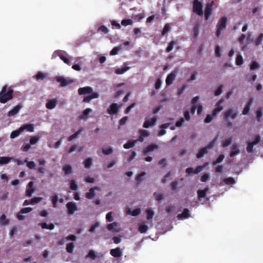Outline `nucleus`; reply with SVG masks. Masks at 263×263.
Instances as JSON below:
<instances>
[{
    "label": "nucleus",
    "mask_w": 263,
    "mask_h": 263,
    "mask_svg": "<svg viewBox=\"0 0 263 263\" xmlns=\"http://www.w3.org/2000/svg\"><path fill=\"white\" fill-rule=\"evenodd\" d=\"M128 213L133 216H136L141 213V210L139 209H136L132 211H129Z\"/></svg>",
    "instance_id": "nucleus-54"
},
{
    "label": "nucleus",
    "mask_w": 263,
    "mask_h": 263,
    "mask_svg": "<svg viewBox=\"0 0 263 263\" xmlns=\"http://www.w3.org/2000/svg\"><path fill=\"white\" fill-rule=\"evenodd\" d=\"M42 229L53 230L54 228V225L53 223L47 224L46 222H43L40 224Z\"/></svg>",
    "instance_id": "nucleus-33"
},
{
    "label": "nucleus",
    "mask_w": 263,
    "mask_h": 263,
    "mask_svg": "<svg viewBox=\"0 0 263 263\" xmlns=\"http://www.w3.org/2000/svg\"><path fill=\"white\" fill-rule=\"evenodd\" d=\"M224 102V99L221 98L220 99L216 104V108L212 111V115L215 117L217 116V115L221 111L223 107L221 105V104Z\"/></svg>",
    "instance_id": "nucleus-8"
},
{
    "label": "nucleus",
    "mask_w": 263,
    "mask_h": 263,
    "mask_svg": "<svg viewBox=\"0 0 263 263\" xmlns=\"http://www.w3.org/2000/svg\"><path fill=\"white\" fill-rule=\"evenodd\" d=\"M58 100L57 99L49 100L46 104V107L48 109H52L57 106Z\"/></svg>",
    "instance_id": "nucleus-15"
},
{
    "label": "nucleus",
    "mask_w": 263,
    "mask_h": 263,
    "mask_svg": "<svg viewBox=\"0 0 263 263\" xmlns=\"http://www.w3.org/2000/svg\"><path fill=\"white\" fill-rule=\"evenodd\" d=\"M11 160V157H0V165L7 164Z\"/></svg>",
    "instance_id": "nucleus-36"
},
{
    "label": "nucleus",
    "mask_w": 263,
    "mask_h": 263,
    "mask_svg": "<svg viewBox=\"0 0 263 263\" xmlns=\"http://www.w3.org/2000/svg\"><path fill=\"white\" fill-rule=\"evenodd\" d=\"M93 92V89L90 86L81 87L78 89V93L80 95L91 94Z\"/></svg>",
    "instance_id": "nucleus-10"
},
{
    "label": "nucleus",
    "mask_w": 263,
    "mask_h": 263,
    "mask_svg": "<svg viewBox=\"0 0 263 263\" xmlns=\"http://www.w3.org/2000/svg\"><path fill=\"white\" fill-rule=\"evenodd\" d=\"M22 132H23V129L20 127L18 129L12 131L10 137L11 139L15 138L18 137Z\"/></svg>",
    "instance_id": "nucleus-27"
},
{
    "label": "nucleus",
    "mask_w": 263,
    "mask_h": 263,
    "mask_svg": "<svg viewBox=\"0 0 263 263\" xmlns=\"http://www.w3.org/2000/svg\"><path fill=\"white\" fill-rule=\"evenodd\" d=\"M99 95L97 92H93L91 93L90 96L84 97L83 101L84 102H89L93 99H96L99 98Z\"/></svg>",
    "instance_id": "nucleus-26"
},
{
    "label": "nucleus",
    "mask_w": 263,
    "mask_h": 263,
    "mask_svg": "<svg viewBox=\"0 0 263 263\" xmlns=\"http://www.w3.org/2000/svg\"><path fill=\"white\" fill-rule=\"evenodd\" d=\"M208 191V188H205L204 190H198L197 191L198 199L200 200L202 198H204L206 196Z\"/></svg>",
    "instance_id": "nucleus-30"
},
{
    "label": "nucleus",
    "mask_w": 263,
    "mask_h": 263,
    "mask_svg": "<svg viewBox=\"0 0 263 263\" xmlns=\"http://www.w3.org/2000/svg\"><path fill=\"white\" fill-rule=\"evenodd\" d=\"M102 256V255L99 254L93 251V250H90L88 252V253L86 255L85 257L86 258H91L92 259H95L96 258H100Z\"/></svg>",
    "instance_id": "nucleus-16"
},
{
    "label": "nucleus",
    "mask_w": 263,
    "mask_h": 263,
    "mask_svg": "<svg viewBox=\"0 0 263 263\" xmlns=\"http://www.w3.org/2000/svg\"><path fill=\"white\" fill-rule=\"evenodd\" d=\"M9 223V220L6 218V216L5 214L2 215L0 217V223L2 225L5 226Z\"/></svg>",
    "instance_id": "nucleus-37"
},
{
    "label": "nucleus",
    "mask_w": 263,
    "mask_h": 263,
    "mask_svg": "<svg viewBox=\"0 0 263 263\" xmlns=\"http://www.w3.org/2000/svg\"><path fill=\"white\" fill-rule=\"evenodd\" d=\"M21 128H23V132L26 129L27 130L30 132H33L34 131V126L33 124H26L23 125L21 127Z\"/></svg>",
    "instance_id": "nucleus-28"
},
{
    "label": "nucleus",
    "mask_w": 263,
    "mask_h": 263,
    "mask_svg": "<svg viewBox=\"0 0 263 263\" xmlns=\"http://www.w3.org/2000/svg\"><path fill=\"white\" fill-rule=\"evenodd\" d=\"M106 219L107 221L111 222L114 220V218L112 216V213L111 212H108L106 215Z\"/></svg>",
    "instance_id": "nucleus-64"
},
{
    "label": "nucleus",
    "mask_w": 263,
    "mask_h": 263,
    "mask_svg": "<svg viewBox=\"0 0 263 263\" xmlns=\"http://www.w3.org/2000/svg\"><path fill=\"white\" fill-rule=\"evenodd\" d=\"M63 170L65 175H67L72 173V167L70 165H66L63 166Z\"/></svg>",
    "instance_id": "nucleus-34"
},
{
    "label": "nucleus",
    "mask_w": 263,
    "mask_h": 263,
    "mask_svg": "<svg viewBox=\"0 0 263 263\" xmlns=\"http://www.w3.org/2000/svg\"><path fill=\"white\" fill-rule=\"evenodd\" d=\"M98 31H101L104 34H107L108 32V30L106 26L102 25L99 28Z\"/></svg>",
    "instance_id": "nucleus-59"
},
{
    "label": "nucleus",
    "mask_w": 263,
    "mask_h": 263,
    "mask_svg": "<svg viewBox=\"0 0 263 263\" xmlns=\"http://www.w3.org/2000/svg\"><path fill=\"white\" fill-rule=\"evenodd\" d=\"M92 111V109L91 108H86V109H85L83 112V115H81V116H80V119H85L87 118V115L90 113Z\"/></svg>",
    "instance_id": "nucleus-38"
},
{
    "label": "nucleus",
    "mask_w": 263,
    "mask_h": 263,
    "mask_svg": "<svg viewBox=\"0 0 263 263\" xmlns=\"http://www.w3.org/2000/svg\"><path fill=\"white\" fill-rule=\"evenodd\" d=\"M176 76V72L173 71L170 74H169L165 80V83L167 85H170L172 84L173 81L174 80L175 77Z\"/></svg>",
    "instance_id": "nucleus-20"
},
{
    "label": "nucleus",
    "mask_w": 263,
    "mask_h": 263,
    "mask_svg": "<svg viewBox=\"0 0 263 263\" xmlns=\"http://www.w3.org/2000/svg\"><path fill=\"white\" fill-rule=\"evenodd\" d=\"M232 140L233 138L232 137L229 138L222 144V146L223 147H227L229 146L231 144Z\"/></svg>",
    "instance_id": "nucleus-51"
},
{
    "label": "nucleus",
    "mask_w": 263,
    "mask_h": 263,
    "mask_svg": "<svg viewBox=\"0 0 263 263\" xmlns=\"http://www.w3.org/2000/svg\"><path fill=\"white\" fill-rule=\"evenodd\" d=\"M92 160L90 158H87L84 161V166L85 168H89L92 164Z\"/></svg>",
    "instance_id": "nucleus-48"
},
{
    "label": "nucleus",
    "mask_w": 263,
    "mask_h": 263,
    "mask_svg": "<svg viewBox=\"0 0 263 263\" xmlns=\"http://www.w3.org/2000/svg\"><path fill=\"white\" fill-rule=\"evenodd\" d=\"M121 25L124 26L132 25L133 24V21L131 19H124L122 20Z\"/></svg>",
    "instance_id": "nucleus-46"
},
{
    "label": "nucleus",
    "mask_w": 263,
    "mask_h": 263,
    "mask_svg": "<svg viewBox=\"0 0 263 263\" xmlns=\"http://www.w3.org/2000/svg\"><path fill=\"white\" fill-rule=\"evenodd\" d=\"M39 140V137H36V136L32 137L30 139V143L31 145H34L38 142Z\"/></svg>",
    "instance_id": "nucleus-61"
},
{
    "label": "nucleus",
    "mask_w": 263,
    "mask_h": 263,
    "mask_svg": "<svg viewBox=\"0 0 263 263\" xmlns=\"http://www.w3.org/2000/svg\"><path fill=\"white\" fill-rule=\"evenodd\" d=\"M227 21L228 19L226 16H223L219 20L216 25L217 30L215 33V35L217 37H219L221 31L226 28Z\"/></svg>",
    "instance_id": "nucleus-2"
},
{
    "label": "nucleus",
    "mask_w": 263,
    "mask_h": 263,
    "mask_svg": "<svg viewBox=\"0 0 263 263\" xmlns=\"http://www.w3.org/2000/svg\"><path fill=\"white\" fill-rule=\"evenodd\" d=\"M175 47L177 49H179L178 42L177 41H171L167 46V48L165 49V51L169 52L173 50V49Z\"/></svg>",
    "instance_id": "nucleus-17"
},
{
    "label": "nucleus",
    "mask_w": 263,
    "mask_h": 263,
    "mask_svg": "<svg viewBox=\"0 0 263 263\" xmlns=\"http://www.w3.org/2000/svg\"><path fill=\"white\" fill-rule=\"evenodd\" d=\"M22 108V105L21 104L16 105L8 112V116L11 117L17 114Z\"/></svg>",
    "instance_id": "nucleus-23"
},
{
    "label": "nucleus",
    "mask_w": 263,
    "mask_h": 263,
    "mask_svg": "<svg viewBox=\"0 0 263 263\" xmlns=\"http://www.w3.org/2000/svg\"><path fill=\"white\" fill-rule=\"evenodd\" d=\"M46 76L47 74L40 71L36 74L35 78L37 80H43L46 77Z\"/></svg>",
    "instance_id": "nucleus-39"
},
{
    "label": "nucleus",
    "mask_w": 263,
    "mask_h": 263,
    "mask_svg": "<svg viewBox=\"0 0 263 263\" xmlns=\"http://www.w3.org/2000/svg\"><path fill=\"white\" fill-rule=\"evenodd\" d=\"M32 209L31 208H30V207L24 208L21 210L20 213H21V214L28 213H29L31 211H32Z\"/></svg>",
    "instance_id": "nucleus-62"
},
{
    "label": "nucleus",
    "mask_w": 263,
    "mask_h": 263,
    "mask_svg": "<svg viewBox=\"0 0 263 263\" xmlns=\"http://www.w3.org/2000/svg\"><path fill=\"white\" fill-rule=\"evenodd\" d=\"M250 67L251 70L256 69L259 67V65L257 62L253 61L250 64Z\"/></svg>",
    "instance_id": "nucleus-58"
},
{
    "label": "nucleus",
    "mask_w": 263,
    "mask_h": 263,
    "mask_svg": "<svg viewBox=\"0 0 263 263\" xmlns=\"http://www.w3.org/2000/svg\"><path fill=\"white\" fill-rule=\"evenodd\" d=\"M129 67H123L121 68H117L115 70V73L117 74H121L124 73L125 71H126L128 69H129Z\"/></svg>",
    "instance_id": "nucleus-40"
},
{
    "label": "nucleus",
    "mask_w": 263,
    "mask_h": 263,
    "mask_svg": "<svg viewBox=\"0 0 263 263\" xmlns=\"http://www.w3.org/2000/svg\"><path fill=\"white\" fill-rule=\"evenodd\" d=\"M154 196L155 197V199L158 201H161L163 198V195L161 193L155 192L154 194Z\"/></svg>",
    "instance_id": "nucleus-52"
},
{
    "label": "nucleus",
    "mask_w": 263,
    "mask_h": 263,
    "mask_svg": "<svg viewBox=\"0 0 263 263\" xmlns=\"http://www.w3.org/2000/svg\"><path fill=\"white\" fill-rule=\"evenodd\" d=\"M82 132V129H78V130L77 132H76L75 133H74L73 134H72L70 136L68 137V138H67V140L68 141H71L73 139H75V138H77L78 136Z\"/></svg>",
    "instance_id": "nucleus-35"
},
{
    "label": "nucleus",
    "mask_w": 263,
    "mask_h": 263,
    "mask_svg": "<svg viewBox=\"0 0 263 263\" xmlns=\"http://www.w3.org/2000/svg\"><path fill=\"white\" fill-rule=\"evenodd\" d=\"M74 243L73 242H70L66 246V251L67 252L69 253H72L73 251L74 248Z\"/></svg>",
    "instance_id": "nucleus-43"
},
{
    "label": "nucleus",
    "mask_w": 263,
    "mask_h": 263,
    "mask_svg": "<svg viewBox=\"0 0 263 263\" xmlns=\"http://www.w3.org/2000/svg\"><path fill=\"white\" fill-rule=\"evenodd\" d=\"M199 33V25L196 24L193 29V36L194 39L197 37Z\"/></svg>",
    "instance_id": "nucleus-31"
},
{
    "label": "nucleus",
    "mask_w": 263,
    "mask_h": 263,
    "mask_svg": "<svg viewBox=\"0 0 263 263\" xmlns=\"http://www.w3.org/2000/svg\"><path fill=\"white\" fill-rule=\"evenodd\" d=\"M261 141V137L259 135L255 136L254 140L252 142H249L247 143L246 147L247 151L248 153H252L253 152V146L258 144Z\"/></svg>",
    "instance_id": "nucleus-5"
},
{
    "label": "nucleus",
    "mask_w": 263,
    "mask_h": 263,
    "mask_svg": "<svg viewBox=\"0 0 263 263\" xmlns=\"http://www.w3.org/2000/svg\"><path fill=\"white\" fill-rule=\"evenodd\" d=\"M224 158V155L223 154L220 155L219 157L217 158V159L213 162V165H215L221 162Z\"/></svg>",
    "instance_id": "nucleus-42"
},
{
    "label": "nucleus",
    "mask_w": 263,
    "mask_h": 263,
    "mask_svg": "<svg viewBox=\"0 0 263 263\" xmlns=\"http://www.w3.org/2000/svg\"><path fill=\"white\" fill-rule=\"evenodd\" d=\"M66 207L68 209V214L69 215H72L75 211L78 210L77 204L74 202H69L66 204Z\"/></svg>",
    "instance_id": "nucleus-9"
},
{
    "label": "nucleus",
    "mask_w": 263,
    "mask_h": 263,
    "mask_svg": "<svg viewBox=\"0 0 263 263\" xmlns=\"http://www.w3.org/2000/svg\"><path fill=\"white\" fill-rule=\"evenodd\" d=\"M35 192V189L34 188H27L26 189V195L28 197H31L32 193Z\"/></svg>",
    "instance_id": "nucleus-63"
},
{
    "label": "nucleus",
    "mask_w": 263,
    "mask_h": 263,
    "mask_svg": "<svg viewBox=\"0 0 263 263\" xmlns=\"http://www.w3.org/2000/svg\"><path fill=\"white\" fill-rule=\"evenodd\" d=\"M66 53L65 51L60 50L55 51L52 54V58H55L57 57H59L67 65H70L69 60L66 57Z\"/></svg>",
    "instance_id": "nucleus-3"
},
{
    "label": "nucleus",
    "mask_w": 263,
    "mask_h": 263,
    "mask_svg": "<svg viewBox=\"0 0 263 263\" xmlns=\"http://www.w3.org/2000/svg\"><path fill=\"white\" fill-rule=\"evenodd\" d=\"M121 49V48L120 47H115L111 50L110 54L111 55H116Z\"/></svg>",
    "instance_id": "nucleus-57"
},
{
    "label": "nucleus",
    "mask_w": 263,
    "mask_h": 263,
    "mask_svg": "<svg viewBox=\"0 0 263 263\" xmlns=\"http://www.w3.org/2000/svg\"><path fill=\"white\" fill-rule=\"evenodd\" d=\"M158 146L155 144H151L143 150V155L146 156L149 152L153 151L155 149L158 148Z\"/></svg>",
    "instance_id": "nucleus-25"
},
{
    "label": "nucleus",
    "mask_w": 263,
    "mask_h": 263,
    "mask_svg": "<svg viewBox=\"0 0 263 263\" xmlns=\"http://www.w3.org/2000/svg\"><path fill=\"white\" fill-rule=\"evenodd\" d=\"M118 105L117 103H112L108 109V112L110 115L117 114L118 112Z\"/></svg>",
    "instance_id": "nucleus-22"
},
{
    "label": "nucleus",
    "mask_w": 263,
    "mask_h": 263,
    "mask_svg": "<svg viewBox=\"0 0 263 263\" xmlns=\"http://www.w3.org/2000/svg\"><path fill=\"white\" fill-rule=\"evenodd\" d=\"M190 217V211L188 209H184L181 214H179L177 215L178 219H186Z\"/></svg>",
    "instance_id": "nucleus-21"
},
{
    "label": "nucleus",
    "mask_w": 263,
    "mask_h": 263,
    "mask_svg": "<svg viewBox=\"0 0 263 263\" xmlns=\"http://www.w3.org/2000/svg\"><path fill=\"white\" fill-rule=\"evenodd\" d=\"M253 98H250L249 99V101L248 102L247 104H246V105L245 106V108H243V109L242 111V115H247L249 113L250 108H251V106L253 103Z\"/></svg>",
    "instance_id": "nucleus-24"
},
{
    "label": "nucleus",
    "mask_w": 263,
    "mask_h": 263,
    "mask_svg": "<svg viewBox=\"0 0 263 263\" xmlns=\"http://www.w3.org/2000/svg\"><path fill=\"white\" fill-rule=\"evenodd\" d=\"M216 141H217V138L215 137L212 141H211L208 144V145H206L205 146V147L207 148V149H210V148H212V147H213L215 145V142H216Z\"/></svg>",
    "instance_id": "nucleus-56"
},
{
    "label": "nucleus",
    "mask_w": 263,
    "mask_h": 263,
    "mask_svg": "<svg viewBox=\"0 0 263 263\" xmlns=\"http://www.w3.org/2000/svg\"><path fill=\"white\" fill-rule=\"evenodd\" d=\"M263 39V33H260L255 41V45L256 46L259 45Z\"/></svg>",
    "instance_id": "nucleus-60"
},
{
    "label": "nucleus",
    "mask_w": 263,
    "mask_h": 263,
    "mask_svg": "<svg viewBox=\"0 0 263 263\" xmlns=\"http://www.w3.org/2000/svg\"><path fill=\"white\" fill-rule=\"evenodd\" d=\"M7 87L5 85L0 92V102L2 103H5L13 98V90L10 89L7 91Z\"/></svg>",
    "instance_id": "nucleus-1"
},
{
    "label": "nucleus",
    "mask_w": 263,
    "mask_h": 263,
    "mask_svg": "<svg viewBox=\"0 0 263 263\" xmlns=\"http://www.w3.org/2000/svg\"><path fill=\"white\" fill-rule=\"evenodd\" d=\"M51 201L53 204V206L54 208L57 207V203L58 201V196L57 195H54V196L51 197Z\"/></svg>",
    "instance_id": "nucleus-47"
},
{
    "label": "nucleus",
    "mask_w": 263,
    "mask_h": 263,
    "mask_svg": "<svg viewBox=\"0 0 263 263\" xmlns=\"http://www.w3.org/2000/svg\"><path fill=\"white\" fill-rule=\"evenodd\" d=\"M70 188L71 190L74 191H76L78 189V186L77 184V182L74 180H72L70 181Z\"/></svg>",
    "instance_id": "nucleus-49"
},
{
    "label": "nucleus",
    "mask_w": 263,
    "mask_h": 263,
    "mask_svg": "<svg viewBox=\"0 0 263 263\" xmlns=\"http://www.w3.org/2000/svg\"><path fill=\"white\" fill-rule=\"evenodd\" d=\"M43 200L42 197H34L30 200V203L31 204H34L37 203Z\"/></svg>",
    "instance_id": "nucleus-50"
},
{
    "label": "nucleus",
    "mask_w": 263,
    "mask_h": 263,
    "mask_svg": "<svg viewBox=\"0 0 263 263\" xmlns=\"http://www.w3.org/2000/svg\"><path fill=\"white\" fill-rule=\"evenodd\" d=\"M237 116V112L235 110L229 109L223 112V119L228 121L229 118L234 119Z\"/></svg>",
    "instance_id": "nucleus-7"
},
{
    "label": "nucleus",
    "mask_w": 263,
    "mask_h": 263,
    "mask_svg": "<svg viewBox=\"0 0 263 263\" xmlns=\"http://www.w3.org/2000/svg\"><path fill=\"white\" fill-rule=\"evenodd\" d=\"M203 167V166H198L195 169L191 167H188L185 170V172L188 174H197L202 171Z\"/></svg>",
    "instance_id": "nucleus-12"
},
{
    "label": "nucleus",
    "mask_w": 263,
    "mask_h": 263,
    "mask_svg": "<svg viewBox=\"0 0 263 263\" xmlns=\"http://www.w3.org/2000/svg\"><path fill=\"white\" fill-rule=\"evenodd\" d=\"M239 153V146L237 144H234L231 148V152L229 155L230 157H233Z\"/></svg>",
    "instance_id": "nucleus-18"
},
{
    "label": "nucleus",
    "mask_w": 263,
    "mask_h": 263,
    "mask_svg": "<svg viewBox=\"0 0 263 263\" xmlns=\"http://www.w3.org/2000/svg\"><path fill=\"white\" fill-rule=\"evenodd\" d=\"M25 162L27 163V166L30 169H35V163L34 161H28L27 160H25Z\"/></svg>",
    "instance_id": "nucleus-55"
},
{
    "label": "nucleus",
    "mask_w": 263,
    "mask_h": 263,
    "mask_svg": "<svg viewBox=\"0 0 263 263\" xmlns=\"http://www.w3.org/2000/svg\"><path fill=\"white\" fill-rule=\"evenodd\" d=\"M146 212L147 219L148 220L152 219L154 215L153 211L152 210L148 209L146 210Z\"/></svg>",
    "instance_id": "nucleus-41"
},
{
    "label": "nucleus",
    "mask_w": 263,
    "mask_h": 263,
    "mask_svg": "<svg viewBox=\"0 0 263 263\" xmlns=\"http://www.w3.org/2000/svg\"><path fill=\"white\" fill-rule=\"evenodd\" d=\"M137 141L129 140L126 143L123 145V147L125 149H129L133 147L136 144Z\"/></svg>",
    "instance_id": "nucleus-29"
},
{
    "label": "nucleus",
    "mask_w": 263,
    "mask_h": 263,
    "mask_svg": "<svg viewBox=\"0 0 263 263\" xmlns=\"http://www.w3.org/2000/svg\"><path fill=\"white\" fill-rule=\"evenodd\" d=\"M224 182L226 184H233L235 183L234 179L232 177H229L224 179Z\"/></svg>",
    "instance_id": "nucleus-45"
},
{
    "label": "nucleus",
    "mask_w": 263,
    "mask_h": 263,
    "mask_svg": "<svg viewBox=\"0 0 263 263\" xmlns=\"http://www.w3.org/2000/svg\"><path fill=\"white\" fill-rule=\"evenodd\" d=\"M214 5V2L213 1L206 5L204 12V20L205 21H208L212 15L213 11V7Z\"/></svg>",
    "instance_id": "nucleus-6"
},
{
    "label": "nucleus",
    "mask_w": 263,
    "mask_h": 263,
    "mask_svg": "<svg viewBox=\"0 0 263 263\" xmlns=\"http://www.w3.org/2000/svg\"><path fill=\"white\" fill-rule=\"evenodd\" d=\"M157 121V118L156 117H154L153 118L150 119L149 120H146L143 125V127L144 128H148L150 126H154Z\"/></svg>",
    "instance_id": "nucleus-19"
},
{
    "label": "nucleus",
    "mask_w": 263,
    "mask_h": 263,
    "mask_svg": "<svg viewBox=\"0 0 263 263\" xmlns=\"http://www.w3.org/2000/svg\"><path fill=\"white\" fill-rule=\"evenodd\" d=\"M207 153L208 149L205 147H204L200 149V151L197 154L196 157L197 158H200Z\"/></svg>",
    "instance_id": "nucleus-32"
},
{
    "label": "nucleus",
    "mask_w": 263,
    "mask_h": 263,
    "mask_svg": "<svg viewBox=\"0 0 263 263\" xmlns=\"http://www.w3.org/2000/svg\"><path fill=\"white\" fill-rule=\"evenodd\" d=\"M148 229V227L145 224H141L139 226L138 230L141 233H145Z\"/></svg>",
    "instance_id": "nucleus-44"
},
{
    "label": "nucleus",
    "mask_w": 263,
    "mask_h": 263,
    "mask_svg": "<svg viewBox=\"0 0 263 263\" xmlns=\"http://www.w3.org/2000/svg\"><path fill=\"white\" fill-rule=\"evenodd\" d=\"M56 80L57 82L60 83V85L62 87L66 86L71 83V81L70 80H68L63 77H58L56 78Z\"/></svg>",
    "instance_id": "nucleus-11"
},
{
    "label": "nucleus",
    "mask_w": 263,
    "mask_h": 263,
    "mask_svg": "<svg viewBox=\"0 0 263 263\" xmlns=\"http://www.w3.org/2000/svg\"><path fill=\"white\" fill-rule=\"evenodd\" d=\"M243 63V58L241 55H238L236 58V64L238 66L241 65Z\"/></svg>",
    "instance_id": "nucleus-53"
},
{
    "label": "nucleus",
    "mask_w": 263,
    "mask_h": 263,
    "mask_svg": "<svg viewBox=\"0 0 263 263\" xmlns=\"http://www.w3.org/2000/svg\"><path fill=\"white\" fill-rule=\"evenodd\" d=\"M110 254L114 257H120L122 255V249L120 248H116L111 249Z\"/></svg>",
    "instance_id": "nucleus-13"
},
{
    "label": "nucleus",
    "mask_w": 263,
    "mask_h": 263,
    "mask_svg": "<svg viewBox=\"0 0 263 263\" xmlns=\"http://www.w3.org/2000/svg\"><path fill=\"white\" fill-rule=\"evenodd\" d=\"M202 4L198 0H194L193 4V11L199 16H202L203 12L202 10Z\"/></svg>",
    "instance_id": "nucleus-4"
},
{
    "label": "nucleus",
    "mask_w": 263,
    "mask_h": 263,
    "mask_svg": "<svg viewBox=\"0 0 263 263\" xmlns=\"http://www.w3.org/2000/svg\"><path fill=\"white\" fill-rule=\"evenodd\" d=\"M100 190V189L98 186H95L94 187L91 188L89 189V192L86 193L85 197L87 199H92L95 196V191H99Z\"/></svg>",
    "instance_id": "nucleus-14"
}]
</instances>
